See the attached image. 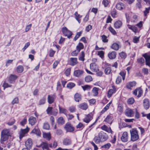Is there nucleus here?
<instances>
[{"label": "nucleus", "instance_id": "nucleus-1", "mask_svg": "<svg viewBox=\"0 0 150 150\" xmlns=\"http://www.w3.org/2000/svg\"><path fill=\"white\" fill-rule=\"evenodd\" d=\"M139 138L138 131L135 129H132V141L137 140Z\"/></svg>", "mask_w": 150, "mask_h": 150}, {"label": "nucleus", "instance_id": "nucleus-2", "mask_svg": "<svg viewBox=\"0 0 150 150\" xmlns=\"http://www.w3.org/2000/svg\"><path fill=\"white\" fill-rule=\"evenodd\" d=\"M62 31L64 35L67 36L68 38H70L72 34L71 32L66 27L62 28Z\"/></svg>", "mask_w": 150, "mask_h": 150}, {"label": "nucleus", "instance_id": "nucleus-3", "mask_svg": "<svg viewBox=\"0 0 150 150\" xmlns=\"http://www.w3.org/2000/svg\"><path fill=\"white\" fill-rule=\"evenodd\" d=\"M36 146L38 148L41 147L43 150H49V144L47 142H42L40 145H37Z\"/></svg>", "mask_w": 150, "mask_h": 150}, {"label": "nucleus", "instance_id": "nucleus-4", "mask_svg": "<svg viewBox=\"0 0 150 150\" xmlns=\"http://www.w3.org/2000/svg\"><path fill=\"white\" fill-rule=\"evenodd\" d=\"M98 136H99L102 142L105 141L108 138V135L103 131H101L99 133Z\"/></svg>", "mask_w": 150, "mask_h": 150}, {"label": "nucleus", "instance_id": "nucleus-5", "mask_svg": "<svg viewBox=\"0 0 150 150\" xmlns=\"http://www.w3.org/2000/svg\"><path fill=\"white\" fill-rule=\"evenodd\" d=\"M143 93V91L140 88H136L133 92V94L135 96H137L138 98L141 96Z\"/></svg>", "mask_w": 150, "mask_h": 150}, {"label": "nucleus", "instance_id": "nucleus-6", "mask_svg": "<svg viewBox=\"0 0 150 150\" xmlns=\"http://www.w3.org/2000/svg\"><path fill=\"white\" fill-rule=\"evenodd\" d=\"M29 129L27 126L26 128L24 129H21L19 132V137L20 139L23 138L25 134L27 133L29 131Z\"/></svg>", "mask_w": 150, "mask_h": 150}, {"label": "nucleus", "instance_id": "nucleus-7", "mask_svg": "<svg viewBox=\"0 0 150 150\" xmlns=\"http://www.w3.org/2000/svg\"><path fill=\"white\" fill-rule=\"evenodd\" d=\"M64 128L67 132H72L74 130V128L69 123H67L65 126Z\"/></svg>", "mask_w": 150, "mask_h": 150}, {"label": "nucleus", "instance_id": "nucleus-8", "mask_svg": "<svg viewBox=\"0 0 150 150\" xmlns=\"http://www.w3.org/2000/svg\"><path fill=\"white\" fill-rule=\"evenodd\" d=\"M143 105L145 109L147 110L150 107L149 100L147 98L144 99L143 101Z\"/></svg>", "mask_w": 150, "mask_h": 150}, {"label": "nucleus", "instance_id": "nucleus-9", "mask_svg": "<svg viewBox=\"0 0 150 150\" xmlns=\"http://www.w3.org/2000/svg\"><path fill=\"white\" fill-rule=\"evenodd\" d=\"M112 89L109 90L108 93V97L110 98L112 96V94L115 92L116 90V88L114 86H112Z\"/></svg>", "mask_w": 150, "mask_h": 150}, {"label": "nucleus", "instance_id": "nucleus-10", "mask_svg": "<svg viewBox=\"0 0 150 150\" xmlns=\"http://www.w3.org/2000/svg\"><path fill=\"white\" fill-rule=\"evenodd\" d=\"M90 67L91 69L93 71L96 72L98 70V66L95 63L91 64Z\"/></svg>", "mask_w": 150, "mask_h": 150}, {"label": "nucleus", "instance_id": "nucleus-11", "mask_svg": "<svg viewBox=\"0 0 150 150\" xmlns=\"http://www.w3.org/2000/svg\"><path fill=\"white\" fill-rule=\"evenodd\" d=\"M56 98V96L54 95H48L47 97L48 103L51 104L52 103Z\"/></svg>", "mask_w": 150, "mask_h": 150}, {"label": "nucleus", "instance_id": "nucleus-12", "mask_svg": "<svg viewBox=\"0 0 150 150\" xmlns=\"http://www.w3.org/2000/svg\"><path fill=\"white\" fill-rule=\"evenodd\" d=\"M83 71L80 70H77L74 71V75L76 77H80L83 74Z\"/></svg>", "mask_w": 150, "mask_h": 150}, {"label": "nucleus", "instance_id": "nucleus-13", "mask_svg": "<svg viewBox=\"0 0 150 150\" xmlns=\"http://www.w3.org/2000/svg\"><path fill=\"white\" fill-rule=\"evenodd\" d=\"M115 7L117 10H122L125 8V5L122 2H119L116 5Z\"/></svg>", "mask_w": 150, "mask_h": 150}, {"label": "nucleus", "instance_id": "nucleus-14", "mask_svg": "<svg viewBox=\"0 0 150 150\" xmlns=\"http://www.w3.org/2000/svg\"><path fill=\"white\" fill-rule=\"evenodd\" d=\"M146 61V64L148 66H150V55H148L145 54L143 55Z\"/></svg>", "mask_w": 150, "mask_h": 150}, {"label": "nucleus", "instance_id": "nucleus-15", "mask_svg": "<svg viewBox=\"0 0 150 150\" xmlns=\"http://www.w3.org/2000/svg\"><path fill=\"white\" fill-rule=\"evenodd\" d=\"M113 121V117L110 115H108L104 120L105 121L109 124L111 125Z\"/></svg>", "mask_w": 150, "mask_h": 150}, {"label": "nucleus", "instance_id": "nucleus-16", "mask_svg": "<svg viewBox=\"0 0 150 150\" xmlns=\"http://www.w3.org/2000/svg\"><path fill=\"white\" fill-rule=\"evenodd\" d=\"M128 133L127 132H124L121 137L122 141L123 142H125L128 141Z\"/></svg>", "mask_w": 150, "mask_h": 150}, {"label": "nucleus", "instance_id": "nucleus-17", "mask_svg": "<svg viewBox=\"0 0 150 150\" xmlns=\"http://www.w3.org/2000/svg\"><path fill=\"white\" fill-rule=\"evenodd\" d=\"M32 145V141L31 139H28L25 142V146L27 148H30Z\"/></svg>", "mask_w": 150, "mask_h": 150}, {"label": "nucleus", "instance_id": "nucleus-18", "mask_svg": "<svg viewBox=\"0 0 150 150\" xmlns=\"http://www.w3.org/2000/svg\"><path fill=\"white\" fill-rule=\"evenodd\" d=\"M120 46V42H118V43H114L111 45V48L115 50H117Z\"/></svg>", "mask_w": 150, "mask_h": 150}, {"label": "nucleus", "instance_id": "nucleus-19", "mask_svg": "<svg viewBox=\"0 0 150 150\" xmlns=\"http://www.w3.org/2000/svg\"><path fill=\"white\" fill-rule=\"evenodd\" d=\"M77 63V59L76 58H71L70 59L69 64L74 66Z\"/></svg>", "mask_w": 150, "mask_h": 150}, {"label": "nucleus", "instance_id": "nucleus-20", "mask_svg": "<svg viewBox=\"0 0 150 150\" xmlns=\"http://www.w3.org/2000/svg\"><path fill=\"white\" fill-rule=\"evenodd\" d=\"M92 119V116L91 114H89L86 115L83 119V121L85 122L88 123Z\"/></svg>", "mask_w": 150, "mask_h": 150}, {"label": "nucleus", "instance_id": "nucleus-21", "mask_svg": "<svg viewBox=\"0 0 150 150\" xmlns=\"http://www.w3.org/2000/svg\"><path fill=\"white\" fill-rule=\"evenodd\" d=\"M101 129L105 131L108 133H112V132L110 127H108L105 125H104L101 127Z\"/></svg>", "mask_w": 150, "mask_h": 150}, {"label": "nucleus", "instance_id": "nucleus-22", "mask_svg": "<svg viewBox=\"0 0 150 150\" xmlns=\"http://www.w3.org/2000/svg\"><path fill=\"white\" fill-rule=\"evenodd\" d=\"M29 123L31 125H33L35 124L37 122L36 118L32 116H31L29 119Z\"/></svg>", "mask_w": 150, "mask_h": 150}, {"label": "nucleus", "instance_id": "nucleus-23", "mask_svg": "<svg viewBox=\"0 0 150 150\" xmlns=\"http://www.w3.org/2000/svg\"><path fill=\"white\" fill-rule=\"evenodd\" d=\"M72 141L71 139L66 138L64 139L63 141V144L66 146H68L71 144Z\"/></svg>", "mask_w": 150, "mask_h": 150}, {"label": "nucleus", "instance_id": "nucleus-24", "mask_svg": "<svg viewBox=\"0 0 150 150\" xmlns=\"http://www.w3.org/2000/svg\"><path fill=\"white\" fill-rule=\"evenodd\" d=\"M43 137L47 140L49 141L51 139V137L50 133L44 132L42 134Z\"/></svg>", "mask_w": 150, "mask_h": 150}, {"label": "nucleus", "instance_id": "nucleus-25", "mask_svg": "<svg viewBox=\"0 0 150 150\" xmlns=\"http://www.w3.org/2000/svg\"><path fill=\"white\" fill-rule=\"evenodd\" d=\"M18 77V76L15 75H11L10 76L9 78V81L10 83H12L13 81L16 80Z\"/></svg>", "mask_w": 150, "mask_h": 150}, {"label": "nucleus", "instance_id": "nucleus-26", "mask_svg": "<svg viewBox=\"0 0 150 150\" xmlns=\"http://www.w3.org/2000/svg\"><path fill=\"white\" fill-rule=\"evenodd\" d=\"M1 134L7 136H11V133L9 129H3L1 132Z\"/></svg>", "mask_w": 150, "mask_h": 150}, {"label": "nucleus", "instance_id": "nucleus-27", "mask_svg": "<svg viewBox=\"0 0 150 150\" xmlns=\"http://www.w3.org/2000/svg\"><path fill=\"white\" fill-rule=\"evenodd\" d=\"M116 53L115 51H112L108 54V57L110 59H113L116 57Z\"/></svg>", "mask_w": 150, "mask_h": 150}, {"label": "nucleus", "instance_id": "nucleus-28", "mask_svg": "<svg viewBox=\"0 0 150 150\" xmlns=\"http://www.w3.org/2000/svg\"><path fill=\"white\" fill-rule=\"evenodd\" d=\"M74 97L75 101L77 102H79L81 99V95L78 93H76L75 94Z\"/></svg>", "mask_w": 150, "mask_h": 150}, {"label": "nucleus", "instance_id": "nucleus-29", "mask_svg": "<svg viewBox=\"0 0 150 150\" xmlns=\"http://www.w3.org/2000/svg\"><path fill=\"white\" fill-rule=\"evenodd\" d=\"M125 16L127 20V25L128 28L131 29V25L129 24V22L130 21V18L129 15V14L127 13H126Z\"/></svg>", "mask_w": 150, "mask_h": 150}, {"label": "nucleus", "instance_id": "nucleus-30", "mask_svg": "<svg viewBox=\"0 0 150 150\" xmlns=\"http://www.w3.org/2000/svg\"><path fill=\"white\" fill-rule=\"evenodd\" d=\"M57 122L59 125H63L65 121L62 117H60L57 119Z\"/></svg>", "mask_w": 150, "mask_h": 150}, {"label": "nucleus", "instance_id": "nucleus-31", "mask_svg": "<svg viewBox=\"0 0 150 150\" xmlns=\"http://www.w3.org/2000/svg\"><path fill=\"white\" fill-rule=\"evenodd\" d=\"M122 24V22L120 21H116L114 23V27L116 28H120Z\"/></svg>", "mask_w": 150, "mask_h": 150}, {"label": "nucleus", "instance_id": "nucleus-32", "mask_svg": "<svg viewBox=\"0 0 150 150\" xmlns=\"http://www.w3.org/2000/svg\"><path fill=\"white\" fill-rule=\"evenodd\" d=\"M31 133H34L38 136H40L41 134V132L39 129H34L31 132Z\"/></svg>", "mask_w": 150, "mask_h": 150}, {"label": "nucleus", "instance_id": "nucleus-33", "mask_svg": "<svg viewBox=\"0 0 150 150\" xmlns=\"http://www.w3.org/2000/svg\"><path fill=\"white\" fill-rule=\"evenodd\" d=\"M84 48V46L83 43H79L76 47V49L79 52L81 50L83 49Z\"/></svg>", "mask_w": 150, "mask_h": 150}, {"label": "nucleus", "instance_id": "nucleus-34", "mask_svg": "<svg viewBox=\"0 0 150 150\" xmlns=\"http://www.w3.org/2000/svg\"><path fill=\"white\" fill-rule=\"evenodd\" d=\"M8 137L1 134V137L0 140L1 143L2 144H4V142L6 141L8 139Z\"/></svg>", "mask_w": 150, "mask_h": 150}, {"label": "nucleus", "instance_id": "nucleus-35", "mask_svg": "<svg viewBox=\"0 0 150 150\" xmlns=\"http://www.w3.org/2000/svg\"><path fill=\"white\" fill-rule=\"evenodd\" d=\"M93 140L95 143L97 144H99L100 142H102L101 140L98 135V136H95L93 139Z\"/></svg>", "mask_w": 150, "mask_h": 150}, {"label": "nucleus", "instance_id": "nucleus-36", "mask_svg": "<svg viewBox=\"0 0 150 150\" xmlns=\"http://www.w3.org/2000/svg\"><path fill=\"white\" fill-rule=\"evenodd\" d=\"M79 107L83 110H86L88 108V106L86 103H83L79 105Z\"/></svg>", "mask_w": 150, "mask_h": 150}, {"label": "nucleus", "instance_id": "nucleus-37", "mask_svg": "<svg viewBox=\"0 0 150 150\" xmlns=\"http://www.w3.org/2000/svg\"><path fill=\"white\" fill-rule=\"evenodd\" d=\"M111 146V144L108 143L102 146L101 147L104 150H107L109 149Z\"/></svg>", "mask_w": 150, "mask_h": 150}, {"label": "nucleus", "instance_id": "nucleus-38", "mask_svg": "<svg viewBox=\"0 0 150 150\" xmlns=\"http://www.w3.org/2000/svg\"><path fill=\"white\" fill-rule=\"evenodd\" d=\"M104 72L106 74H109L112 73L111 68L110 67H108L105 69Z\"/></svg>", "mask_w": 150, "mask_h": 150}, {"label": "nucleus", "instance_id": "nucleus-39", "mask_svg": "<svg viewBox=\"0 0 150 150\" xmlns=\"http://www.w3.org/2000/svg\"><path fill=\"white\" fill-rule=\"evenodd\" d=\"M98 88L96 87H94L93 88L92 92L93 93V96H97L98 94Z\"/></svg>", "mask_w": 150, "mask_h": 150}, {"label": "nucleus", "instance_id": "nucleus-40", "mask_svg": "<svg viewBox=\"0 0 150 150\" xmlns=\"http://www.w3.org/2000/svg\"><path fill=\"white\" fill-rule=\"evenodd\" d=\"M23 67L21 65H19L16 68V71L18 73H21L23 71Z\"/></svg>", "mask_w": 150, "mask_h": 150}, {"label": "nucleus", "instance_id": "nucleus-41", "mask_svg": "<svg viewBox=\"0 0 150 150\" xmlns=\"http://www.w3.org/2000/svg\"><path fill=\"white\" fill-rule=\"evenodd\" d=\"M125 115L128 117H131V110L130 109H126L125 111Z\"/></svg>", "mask_w": 150, "mask_h": 150}, {"label": "nucleus", "instance_id": "nucleus-42", "mask_svg": "<svg viewBox=\"0 0 150 150\" xmlns=\"http://www.w3.org/2000/svg\"><path fill=\"white\" fill-rule=\"evenodd\" d=\"M59 112L60 113H64L66 115V110L65 108L60 107L59 106Z\"/></svg>", "mask_w": 150, "mask_h": 150}, {"label": "nucleus", "instance_id": "nucleus-43", "mask_svg": "<svg viewBox=\"0 0 150 150\" xmlns=\"http://www.w3.org/2000/svg\"><path fill=\"white\" fill-rule=\"evenodd\" d=\"M75 86V84L73 83H68L67 85V87L69 89H71L74 87Z\"/></svg>", "mask_w": 150, "mask_h": 150}, {"label": "nucleus", "instance_id": "nucleus-44", "mask_svg": "<svg viewBox=\"0 0 150 150\" xmlns=\"http://www.w3.org/2000/svg\"><path fill=\"white\" fill-rule=\"evenodd\" d=\"M85 57V53L84 52L82 51L81 52V54L80 55V57H79V59L80 60L82 61H84V57Z\"/></svg>", "mask_w": 150, "mask_h": 150}, {"label": "nucleus", "instance_id": "nucleus-45", "mask_svg": "<svg viewBox=\"0 0 150 150\" xmlns=\"http://www.w3.org/2000/svg\"><path fill=\"white\" fill-rule=\"evenodd\" d=\"M109 2L108 0H103L102 2V4L105 7H106L108 6Z\"/></svg>", "mask_w": 150, "mask_h": 150}, {"label": "nucleus", "instance_id": "nucleus-46", "mask_svg": "<svg viewBox=\"0 0 150 150\" xmlns=\"http://www.w3.org/2000/svg\"><path fill=\"white\" fill-rule=\"evenodd\" d=\"M93 79L92 77L89 75L88 76L85 77V80L86 82H89L92 81Z\"/></svg>", "mask_w": 150, "mask_h": 150}, {"label": "nucleus", "instance_id": "nucleus-47", "mask_svg": "<svg viewBox=\"0 0 150 150\" xmlns=\"http://www.w3.org/2000/svg\"><path fill=\"white\" fill-rule=\"evenodd\" d=\"M52 107H48L46 110L47 113L49 115H52Z\"/></svg>", "mask_w": 150, "mask_h": 150}, {"label": "nucleus", "instance_id": "nucleus-48", "mask_svg": "<svg viewBox=\"0 0 150 150\" xmlns=\"http://www.w3.org/2000/svg\"><path fill=\"white\" fill-rule=\"evenodd\" d=\"M110 106V103H108L103 108L102 110L101 111L100 113L102 114L106 111L109 108Z\"/></svg>", "mask_w": 150, "mask_h": 150}, {"label": "nucleus", "instance_id": "nucleus-49", "mask_svg": "<svg viewBox=\"0 0 150 150\" xmlns=\"http://www.w3.org/2000/svg\"><path fill=\"white\" fill-rule=\"evenodd\" d=\"M16 122V120L14 119H12L10 121L8 122L7 124L9 126H11L13 125Z\"/></svg>", "mask_w": 150, "mask_h": 150}, {"label": "nucleus", "instance_id": "nucleus-50", "mask_svg": "<svg viewBox=\"0 0 150 150\" xmlns=\"http://www.w3.org/2000/svg\"><path fill=\"white\" fill-rule=\"evenodd\" d=\"M150 10V6L148 8H146L145 10L144 11V15L145 16H146L147 14L149 12Z\"/></svg>", "mask_w": 150, "mask_h": 150}, {"label": "nucleus", "instance_id": "nucleus-51", "mask_svg": "<svg viewBox=\"0 0 150 150\" xmlns=\"http://www.w3.org/2000/svg\"><path fill=\"white\" fill-rule=\"evenodd\" d=\"M46 99L45 98H43L41 99L39 101V105L44 104L45 103Z\"/></svg>", "mask_w": 150, "mask_h": 150}, {"label": "nucleus", "instance_id": "nucleus-52", "mask_svg": "<svg viewBox=\"0 0 150 150\" xmlns=\"http://www.w3.org/2000/svg\"><path fill=\"white\" fill-rule=\"evenodd\" d=\"M140 36L137 37V36H134L133 37V42L134 43H137L138 42L139 40V38H140Z\"/></svg>", "mask_w": 150, "mask_h": 150}, {"label": "nucleus", "instance_id": "nucleus-53", "mask_svg": "<svg viewBox=\"0 0 150 150\" xmlns=\"http://www.w3.org/2000/svg\"><path fill=\"white\" fill-rule=\"evenodd\" d=\"M102 41L104 42H107L108 40L107 39V37L105 35H103L101 36Z\"/></svg>", "mask_w": 150, "mask_h": 150}, {"label": "nucleus", "instance_id": "nucleus-54", "mask_svg": "<svg viewBox=\"0 0 150 150\" xmlns=\"http://www.w3.org/2000/svg\"><path fill=\"white\" fill-rule=\"evenodd\" d=\"M82 87L84 91L89 90L91 88V86L88 85H85L83 86H82Z\"/></svg>", "mask_w": 150, "mask_h": 150}, {"label": "nucleus", "instance_id": "nucleus-55", "mask_svg": "<svg viewBox=\"0 0 150 150\" xmlns=\"http://www.w3.org/2000/svg\"><path fill=\"white\" fill-rule=\"evenodd\" d=\"M50 125L47 122L45 123L43 126V128L46 129H49L50 128Z\"/></svg>", "mask_w": 150, "mask_h": 150}, {"label": "nucleus", "instance_id": "nucleus-56", "mask_svg": "<svg viewBox=\"0 0 150 150\" xmlns=\"http://www.w3.org/2000/svg\"><path fill=\"white\" fill-rule=\"evenodd\" d=\"M117 15V11L115 9H113L111 12V15L113 18H115L116 15Z\"/></svg>", "mask_w": 150, "mask_h": 150}, {"label": "nucleus", "instance_id": "nucleus-57", "mask_svg": "<svg viewBox=\"0 0 150 150\" xmlns=\"http://www.w3.org/2000/svg\"><path fill=\"white\" fill-rule=\"evenodd\" d=\"M18 98L16 97L15 98L12 100L11 102V103L12 105H14L15 104L18 103Z\"/></svg>", "mask_w": 150, "mask_h": 150}, {"label": "nucleus", "instance_id": "nucleus-58", "mask_svg": "<svg viewBox=\"0 0 150 150\" xmlns=\"http://www.w3.org/2000/svg\"><path fill=\"white\" fill-rule=\"evenodd\" d=\"M82 33V32H78L75 37L74 38V40L75 41H76L80 37V36L81 35V34Z\"/></svg>", "mask_w": 150, "mask_h": 150}, {"label": "nucleus", "instance_id": "nucleus-59", "mask_svg": "<svg viewBox=\"0 0 150 150\" xmlns=\"http://www.w3.org/2000/svg\"><path fill=\"white\" fill-rule=\"evenodd\" d=\"M109 30L113 34L115 35L116 34V33L115 30L112 27H109Z\"/></svg>", "mask_w": 150, "mask_h": 150}, {"label": "nucleus", "instance_id": "nucleus-60", "mask_svg": "<svg viewBox=\"0 0 150 150\" xmlns=\"http://www.w3.org/2000/svg\"><path fill=\"white\" fill-rule=\"evenodd\" d=\"M27 122V119L26 117H25L24 119L22 120L20 122L21 125L22 126H24L25 124H26Z\"/></svg>", "mask_w": 150, "mask_h": 150}, {"label": "nucleus", "instance_id": "nucleus-61", "mask_svg": "<svg viewBox=\"0 0 150 150\" xmlns=\"http://www.w3.org/2000/svg\"><path fill=\"white\" fill-rule=\"evenodd\" d=\"M71 72V69L69 68L67 69L65 72V74L67 76H69L70 73Z\"/></svg>", "mask_w": 150, "mask_h": 150}, {"label": "nucleus", "instance_id": "nucleus-62", "mask_svg": "<svg viewBox=\"0 0 150 150\" xmlns=\"http://www.w3.org/2000/svg\"><path fill=\"white\" fill-rule=\"evenodd\" d=\"M122 80V78L121 76H118L117 78L116 83L117 84H118L120 83Z\"/></svg>", "mask_w": 150, "mask_h": 150}, {"label": "nucleus", "instance_id": "nucleus-63", "mask_svg": "<svg viewBox=\"0 0 150 150\" xmlns=\"http://www.w3.org/2000/svg\"><path fill=\"white\" fill-rule=\"evenodd\" d=\"M69 110L71 112H73L75 111L76 108L74 106H72L69 107Z\"/></svg>", "mask_w": 150, "mask_h": 150}, {"label": "nucleus", "instance_id": "nucleus-64", "mask_svg": "<svg viewBox=\"0 0 150 150\" xmlns=\"http://www.w3.org/2000/svg\"><path fill=\"white\" fill-rule=\"evenodd\" d=\"M117 110L120 113L122 112L123 111V106L121 104H119Z\"/></svg>", "mask_w": 150, "mask_h": 150}]
</instances>
